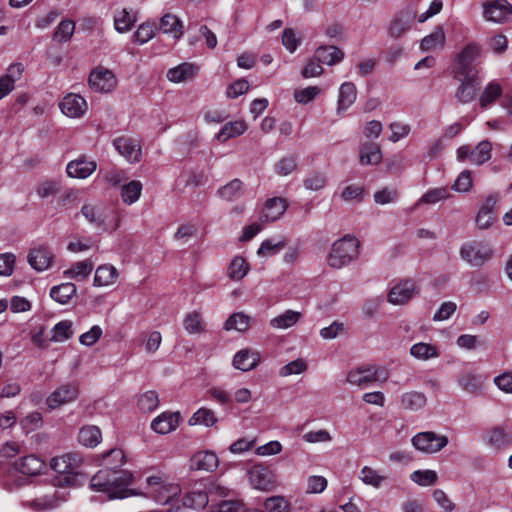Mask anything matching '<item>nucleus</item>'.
Returning a JSON list of instances; mask_svg holds the SVG:
<instances>
[{
	"label": "nucleus",
	"instance_id": "f257e3e1",
	"mask_svg": "<svg viewBox=\"0 0 512 512\" xmlns=\"http://www.w3.org/2000/svg\"><path fill=\"white\" fill-rule=\"evenodd\" d=\"M132 482L133 475L131 472L105 467L91 478L90 486L94 491L107 494L110 499H122L140 495L137 491L128 488Z\"/></svg>",
	"mask_w": 512,
	"mask_h": 512
},
{
	"label": "nucleus",
	"instance_id": "f03ea898",
	"mask_svg": "<svg viewBox=\"0 0 512 512\" xmlns=\"http://www.w3.org/2000/svg\"><path fill=\"white\" fill-rule=\"evenodd\" d=\"M81 463L82 458L76 453H65L52 458L50 467L57 474L55 484L57 486L76 485Z\"/></svg>",
	"mask_w": 512,
	"mask_h": 512
},
{
	"label": "nucleus",
	"instance_id": "7ed1b4c3",
	"mask_svg": "<svg viewBox=\"0 0 512 512\" xmlns=\"http://www.w3.org/2000/svg\"><path fill=\"white\" fill-rule=\"evenodd\" d=\"M145 495L161 505H170L178 501L181 488L161 476H150L146 479Z\"/></svg>",
	"mask_w": 512,
	"mask_h": 512
},
{
	"label": "nucleus",
	"instance_id": "20e7f679",
	"mask_svg": "<svg viewBox=\"0 0 512 512\" xmlns=\"http://www.w3.org/2000/svg\"><path fill=\"white\" fill-rule=\"evenodd\" d=\"M359 242L353 237L346 235L335 241L327 256V263L330 267L340 269L358 256Z\"/></svg>",
	"mask_w": 512,
	"mask_h": 512
},
{
	"label": "nucleus",
	"instance_id": "39448f33",
	"mask_svg": "<svg viewBox=\"0 0 512 512\" xmlns=\"http://www.w3.org/2000/svg\"><path fill=\"white\" fill-rule=\"evenodd\" d=\"M481 54V47L476 43H469L456 55L453 75L462 77H477V59Z\"/></svg>",
	"mask_w": 512,
	"mask_h": 512
},
{
	"label": "nucleus",
	"instance_id": "423d86ee",
	"mask_svg": "<svg viewBox=\"0 0 512 512\" xmlns=\"http://www.w3.org/2000/svg\"><path fill=\"white\" fill-rule=\"evenodd\" d=\"M460 257L473 267H480L493 256V249L487 243L481 241H469L464 243L459 251Z\"/></svg>",
	"mask_w": 512,
	"mask_h": 512
},
{
	"label": "nucleus",
	"instance_id": "0eeeda50",
	"mask_svg": "<svg viewBox=\"0 0 512 512\" xmlns=\"http://www.w3.org/2000/svg\"><path fill=\"white\" fill-rule=\"evenodd\" d=\"M448 437L434 431H424L411 438L412 446L424 454H435L448 445Z\"/></svg>",
	"mask_w": 512,
	"mask_h": 512
},
{
	"label": "nucleus",
	"instance_id": "6e6552de",
	"mask_svg": "<svg viewBox=\"0 0 512 512\" xmlns=\"http://www.w3.org/2000/svg\"><path fill=\"white\" fill-rule=\"evenodd\" d=\"M81 214L95 229L105 231L109 228L117 229L118 223L110 224L111 212L101 205L85 204L81 208Z\"/></svg>",
	"mask_w": 512,
	"mask_h": 512
},
{
	"label": "nucleus",
	"instance_id": "1a4fd4ad",
	"mask_svg": "<svg viewBox=\"0 0 512 512\" xmlns=\"http://www.w3.org/2000/svg\"><path fill=\"white\" fill-rule=\"evenodd\" d=\"M387 378V370L375 366L356 368L347 374V382L357 386H364L379 380L385 381Z\"/></svg>",
	"mask_w": 512,
	"mask_h": 512
},
{
	"label": "nucleus",
	"instance_id": "9d476101",
	"mask_svg": "<svg viewBox=\"0 0 512 512\" xmlns=\"http://www.w3.org/2000/svg\"><path fill=\"white\" fill-rule=\"evenodd\" d=\"M88 83L95 92L110 93L116 88L117 79L112 70L98 66L91 71Z\"/></svg>",
	"mask_w": 512,
	"mask_h": 512
},
{
	"label": "nucleus",
	"instance_id": "9b49d317",
	"mask_svg": "<svg viewBox=\"0 0 512 512\" xmlns=\"http://www.w3.org/2000/svg\"><path fill=\"white\" fill-rule=\"evenodd\" d=\"M415 13L412 10L405 9L399 11L391 20L387 35L391 39H399L409 32L414 24Z\"/></svg>",
	"mask_w": 512,
	"mask_h": 512
},
{
	"label": "nucleus",
	"instance_id": "f8f14e48",
	"mask_svg": "<svg viewBox=\"0 0 512 512\" xmlns=\"http://www.w3.org/2000/svg\"><path fill=\"white\" fill-rule=\"evenodd\" d=\"M418 293V287L413 280H402L391 287L387 301L393 305H403Z\"/></svg>",
	"mask_w": 512,
	"mask_h": 512
},
{
	"label": "nucleus",
	"instance_id": "ddd939ff",
	"mask_svg": "<svg viewBox=\"0 0 512 512\" xmlns=\"http://www.w3.org/2000/svg\"><path fill=\"white\" fill-rule=\"evenodd\" d=\"M249 482L253 488L260 491H270L275 486V476L266 466L254 465L248 472Z\"/></svg>",
	"mask_w": 512,
	"mask_h": 512
},
{
	"label": "nucleus",
	"instance_id": "4468645a",
	"mask_svg": "<svg viewBox=\"0 0 512 512\" xmlns=\"http://www.w3.org/2000/svg\"><path fill=\"white\" fill-rule=\"evenodd\" d=\"M114 148L129 163L139 162L142 156L140 142L128 136H121L113 141Z\"/></svg>",
	"mask_w": 512,
	"mask_h": 512
},
{
	"label": "nucleus",
	"instance_id": "2eb2a0df",
	"mask_svg": "<svg viewBox=\"0 0 512 512\" xmlns=\"http://www.w3.org/2000/svg\"><path fill=\"white\" fill-rule=\"evenodd\" d=\"M59 108L67 117L80 118L87 112L88 104L81 95L68 93L60 101Z\"/></svg>",
	"mask_w": 512,
	"mask_h": 512
},
{
	"label": "nucleus",
	"instance_id": "dca6fc26",
	"mask_svg": "<svg viewBox=\"0 0 512 512\" xmlns=\"http://www.w3.org/2000/svg\"><path fill=\"white\" fill-rule=\"evenodd\" d=\"M78 393L79 389L76 384H64L47 397L46 404L49 409L54 410L75 401Z\"/></svg>",
	"mask_w": 512,
	"mask_h": 512
},
{
	"label": "nucleus",
	"instance_id": "f3484780",
	"mask_svg": "<svg viewBox=\"0 0 512 512\" xmlns=\"http://www.w3.org/2000/svg\"><path fill=\"white\" fill-rule=\"evenodd\" d=\"M96 169L97 163L86 156H80L79 158L68 162L66 166L67 175L71 178L77 179L88 178L96 171Z\"/></svg>",
	"mask_w": 512,
	"mask_h": 512
},
{
	"label": "nucleus",
	"instance_id": "a211bd4d",
	"mask_svg": "<svg viewBox=\"0 0 512 512\" xmlns=\"http://www.w3.org/2000/svg\"><path fill=\"white\" fill-rule=\"evenodd\" d=\"M179 422V412L165 411L152 420L150 427L154 432L165 435L176 430Z\"/></svg>",
	"mask_w": 512,
	"mask_h": 512
},
{
	"label": "nucleus",
	"instance_id": "6ab92c4d",
	"mask_svg": "<svg viewBox=\"0 0 512 512\" xmlns=\"http://www.w3.org/2000/svg\"><path fill=\"white\" fill-rule=\"evenodd\" d=\"M512 14V6L506 0H496L484 5V16L487 20L502 23Z\"/></svg>",
	"mask_w": 512,
	"mask_h": 512
},
{
	"label": "nucleus",
	"instance_id": "aec40b11",
	"mask_svg": "<svg viewBox=\"0 0 512 512\" xmlns=\"http://www.w3.org/2000/svg\"><path fill=\"white\" fill-rule=\"evenodd\" d=\"M453 77L459 82V86L455 92V97L460 103H469L473 100L476 95L478 87V76L477 77H462L459 75H453Z\"/></svg>",
	"mask_w": 512,
	"mask_h": 512
},
{
	"label": "nucleus",
	"instance_id": "412c9836",
	"mask_svg": "<svg viewBox=\"0 0 512 512\" xmlns=\"http://www.w3.org/2000/svg\"><path fill=\"white\" fill-rule=\"evenodd\" d=\"M484 442L495 450H501L511 444L512 436L504 427L496 426L486 431Z\"/></svg>",
	"mask_w": 512,
	"mask_h": 512
},
{
	"label": "nucleus",
	"instance_id": "4be33fe9",
	"mask_svg": "<svg viewBox=\"0 0 512 512\" xmlns=\"http://www.w3.org/2000/svg\"><path fill=\"white\" fill-rule=\"evenodd\" d=\"M288 207L286 199L282 197H273L265 201L260 219L265 221H276L286 211Z\"/></svg>",
	"mask_w": 512,
	"mask_h": 512
},
{
	"label": "nucleus",
	"instance_id": "5701e85b",
	"mask_svg": "<svg viewBox=\"0 0 512 512\" xmlns=\"http://www.w3.org/2000/svg\"><path fill=\"white\" fill-rule=\"evenodd\" d=\"M218 465L219 459L212 451H199L190 459V468L192 470L212 472Z\"/></svg>",
	"mask_w": 512,
	"mask_h": 512
},
{
	"label": "nucleus",
	"instance_id": "b1692460",
	"mask_svg": "<svg viewBox=\"0 0 512 512\" xmlns=\"http://www.w3.org/2000/svg\"><path fill=\"white\" fill-rule=\"evenodd\" d=\"M497 203L496 196H488L482 206L480 207L477 216L476 223L479 228L487 229L489 228L494 220H495V206Z\"/></svg>",
	"mask_w": 512,
	"mask_h": 512
},
{
	"label": "nucleus",
	"instance_id": "393cba45",
	"mask_svg": "<svg viewBox=\"0 0 512 512\" xmlns=\"http://www.w3.org/2000/svg\"><path fill=\"white\" fill-rule=\"evenodd\" d=\"M53 253L44 246L33 249L28 256L29 264L37 271L48 269L53 261Z\"/></svg>",
	"mask_w": 512,
	"mask_h": 512
},
{
	"label": "nucleus",
	"instance_id": "a878e982",
	"mask_svg": "<svg viewBox=\"0 0 512 512\" xmlns=\"http://www.w3.org/2000/svg\"><path fill=\"white\" fill-rule=\"evenodd\" d=\"M14 467L21 474L36 476L43 470L44 462L34 455H28L16 460Z\"/></svg>",
	"mask_w": 512,
	"mask_h": 512
},
{
	"label": "nucleus",
	"instance_id": "bb28decb",
	"mask_svg": "<svg viewBox=\"0 0 512 512\" xmlns=\"http://www.w3.org/2000/svg\"><path fill=\"white\" fill-rule=\"evenodd\" d=\"M357 98V89L354 83L344 82L339 88L337 100V114L350 108Z\"/></svg>",
	"mask_w": 512,
	"mask_h": 512
},
{
	"label": "nucleus",
	"instance_id": "cd10ccee",
	"mask_svg": "<svg viewBox=\"0 0 512 512\" xmlns=\"http://www.w3.org/2000/svg\"><path fill=\"white\" fill-rule=\"evenodd\" d=\"M119 273L115 266L111 264H102L96 271L93 284L97 287L110 286L116 283Z\"/></svg>",
	"mask_w": 512,
	"mask_h": 512
},
{
	"label": "nucleus",
	"instance_id": "c85d7f7f",
	"mask_svg": "<svg viewBox=\"0 0 512 512\" xmlns=\"http://www.w3.org/2000/svg\"><path fill=\"white\" fill-rule=\"evenodd\" d=\"M315 60L329 66L340 63L344 58V53L336 46H320L316 49Z\"/></svg>",
	"mask_w": 512,
	"mask_h": 512
},
{
	"label": "nucleus",
	"instance_id": "c756f323",
	"mask_svg": "<svg viewBox=\"0 0 512 512\" xmlns=\"http://www.w3.org/2000/svg\"><path fill=\"white\" fill-rule=\"evenodd\" d=\"M197 67L191 63H182L167 71V78L173 83H181L192 79L197 73Z\"/></svg>",
	"mask_w": 512,
	"mask_h": 512
},
{
	"label": "nucleus",
	"instance_id": "7c9ffc66",
	"mask_svg": "<svg viewBox=\"0 0 512 512\" xmlns=\"http://www.w3.org/2000/svg\"><path fill=\"white\" fill-rule=\"evenodd\" d=\"M159 28L164 34H169L176 40L180 39L183 35L182 21L170 13L162 16Z\"/></svg>",
	"mask_w": 512,
	"mask_h": 512
},
{
	"label": "nucleus",
	"instance_id": "2f4dec72",
	"mask_svg": "<svg viewBox=\"0 0 512 512\" xmlns=\"http://www.w3.org/2000/svg\"><path fill=\"white\" fill-rule=\"evenodd\" d=\"M485 377L481 374L464 373L458 378L459 386L471 394H478L484 387Z\"/></svg>",
	"mask_w": 512,
	"mask_h": 512
},
{
	"label": "nucleus",
	"instance_id": "473e14b6",
	"mask_svg": "<svg viewBox=\"0 0 512 512\" xmlns=\"http://www.w3.org/2000/svg\"><path fill=\"white\" fill-rule=\"evenodd\" d=\"M445 42V32L441 26H437L429 35L422 39L420 48L422 51H435L437 49H442Z\"/></svg>",
	"mask_w": 512,
	"mask_h": 512
},
{
	"label": "nucleus",
	"instance_id": "72a5a7b5",
	"mask_svg": "<svg viewBox=\"0 0 512 512\" xmlns=\"http://www.w3.org/2000/svg\"><path fill=\"white\" fill-rule=\"evenodd\" d=\"M359 479L368 486L379 489L387 481L388 477L370 466H364L359 472Z\"/></svg>",
	"mask_w": 512,
	"mask_h": 512
},
{
	"label": "nucleus",
	"instance_id": "f704fd0d",
	"mask_svg": "<svg viewBox=\"0 0 512 512\" xmlns=\"http://www.w3.org/2000/svg\"><path fill=\"white\" fill-rule=\"evenodd\" d=\"M94 264L91 260L86 259L74 263L69 269L63 272L64 277L68 279H74L76 281H82L86 279L92 272Z\"/></svg>",
	"mask_w": 512,
	"mask_h": 512
},
{
	"label": "nucleus",
	"instance_id": "c9c22d12",
	"mask_svg": "<svg viewBox=\"0 0 512 512\" xmlns=\"http://www.w3.org/2000/svg\"><path fill=\"white\" fill-rule=\"evenodd\" d=\"M286 246V239L282 236L265 239L257 250L259 257L267 258L276 255Z\"/></svg>",
	"mask_w": 512,
	"mask_h": 512
},
{
	"label": "nucleus",
	"instance_id": "e433bc0d",
	"mask_svg": "<svg viewBox=\"0 0 512 512\" xmlns=\"http://www.w3.org/2000/svg\"><path fill=\"white\" fill-rule=\"evenodd\" d=\"M183 327L188 334H201L206 332L203 315L199 311L187 313L183 319Z\"/></svg>",
	"mask_w": 512,
	"mask_h": 512
},
{
	"label": "nucleus",
	"instance_id": "4c0bfd02",
	"mask_svg": "<svg viewBox=\"0 0 512 512\" xmlns=\"http://www.w3.org/2000/svg\"><path fill=\"white\" fill-rule=\"evenodd\" d=\"M427 398L424 393L409 391L401 395V406L405 410L418 411L425 407Z\"/></svg>",
	"mask_w": 512,
	"mask_h": 512
},
{
	"label": "nucleus",
	"instance_id": "58836bf2",
	"mask_svg": "<svg viewBox=\"0 0 512 512\" xmlns=\"http://www.w3.org/2000/svg\"><path fill=\"white\" fill-rule=\"evenodd\" d=\"M58 505V499L54 493L43 495L23 502V506L35 512L51 510Z\"/></svg>",
	"mask_w": 512,
	"mask_h": 512
},
{
	"label": "nucleus",
	"instance_id": "ea45409f",
	"mask_svg": "<svg viewBox=\"0 0 512 512\" xmlns=\"http://www.w3.org/2000/svg\"><path fill=\"white\" fill-rule=\"evenodd\" d=\"M102 439L101 430L94 425L83 426L78 433V441L86 447L97 446Z\"/></svg>",
	"mask_w": 512,
	"mask_h": 512
},
{
	"label": "nucleus",
	"instance_id": "a19ab883",
	"mask_svg": "<svg viewBox=\"0 0 512 512\" xmlns=\"http://www.w3.org/2000/svg\"><path fill=\"white\" fill-rule=\"evenodd\" d=\"M251 318L243 312L233 313L224 323V330L245 332L250 327Z\"/></svg>",
	"mask_w": 512,
	"mask_h": 512
},
{
	"label": "nucleus",
	"instance_id": "79ce46f5",
	"mask_svg": "<svg viewBox=\"0 0 512 512\" xmlns=\"http://www.w3.org/2000/svg\"><path fill=\"white\" fill-rule=\"evenodd\" d=\"M301 318V313L293 310H286L280 315L275 316L269 322L274 329H288L294 326Z\"/></svg>",
	"mask_w": 512,
	"mask_h": 512
},
{
	"label": "nucleus",
	"instance_id": "37998d69",
	"mask_svg": "<svg viewBox=\"0 0 512 512\" xmlns=\"http://www.w3.org/2000/svg\"><path fill=\"white\" fill-rule=\"evenodd\" d=\"M247 130V125L242 120L226 123L217 134L220 142H226L230 138L238 137Z\"/></svg>",
	"mask_w": 512,
	"mask_h": 512
},
{
	"label": "nucleus",
	"instance_id": "c03bdc74",
	"mask_svg": "<svg viewBox=\"0 0 512 512\" xmlns=\"http://www.w3.org/2000/svg\"><path fill=\"white\" fill-rule=\"evenodd\" d=\"M382 160V152L374 143L364 144L360 150V163L362 165H375Z\"/></svg>",
	"mask_w": 512,
	"mask_h": 512
},
{
	"label": "nucleus",
	"instance_id": "a18cd8bd",
	"mask_svg": "<svg viewBox=\"0 0 512 512\" xmlns=\"http://www.w3.org/2000/svg\"><path fill=\"white\" fill-rule=\"evenodd\" d=\"M73 283H62L51 288L50 296L60 304H67L76 293Z\"/></svg>",
	"mask_w": 512,
	"mask_h": 512
},
{
	"label": "nucleus",
	"instance_id": "49530a36",
	"mask_svg": "<svg viewBox=\"0 0 512 512\" xmlns=\"http://www.w3.org/2000/svg\"><path fill=\"white\" fill-rule=\"evenodd\" d=\"M243 192V183L239 179H233L226 185L218 189L217 194L226 201H234L241 197Z\"/></svg>",
	"mask_w": 512,
	"mask_h": 512
},
{
	"label": "nucleus",
	"instance_id": "de8ad7c7",
	"mask_svg": "<svg viewBox=\"0 0 512 512\" xmlns=\"http://www.w3.org/2000/svg\"><path fill=\"white\" fill-rule=\"evenodd\" d=\"M142 183L138 180H132L122 186L121 198L124 203L131 205L138 201L142 193Z\"/></svg>",
	"mask_w": 512,
	"mask_h": 512
},
{
	"label": "nucleus",
	"instance_id": "09e8293b",
	"mask_svg": "<svg viewBox=\"0 0 512 512\" xmlns=\"http://www.w3.org/2000/svg\"><path fill=\"white\" fill-rule=\"evenodd\" d=\"M249 272V265L242 256H235L228 266V277L231 280L238 281L243 279Z\"/></svg>",
	"mask_w": 512,
	"mask_h": 512
},
{
	"label": "nucleus",
	"instance_id": "8fccbe9b",
	"mask_svg": "<svg viewBox=\"0 0 512 512\" xmlns=\"http://www.w3.org/2000/svg\"><path fill=\"white\" fill-rule=\"evenodd\" d=\"M502 94V87L499 83L490 82L483 90L479 103L482 108H487L493 104Z\"/></svg>",
	"mask_w": 512,
	"mask_h": 512
},
{
	"label": "nucleus",
	"instance_id": "3c124183",
	"mask_svg": "<svg viewBox=\"0 0 512 512\" xmlns=\"http://www.w3.org/2000/svg\"><path fill=\"white\" fill-rule=\"evenodd\" d=\"M259 362V354H235L232 360L233 367L243 372L252 370Z\"/></svg>",
	"mask_w": 512,
	"mask_h": 512
},
{
	"label": "nucleus",
	"instance_id": "603ef678",
	"mask_svg": "<svg viewBox=\"0 0 512 512\" xmlns=\"http://www.w3.org/2000/svg\"><path fill=\"white\" fill-rule=\"evenodd\" d=\"M184 507L192 509H201L208 504V496L204 491H190L182 499Z\"/></svg>",
	"mask_w": 512,
	"mask_h": 512
},
{
	"label": "nucleus",
	"instance_id": "864d4df0",
	"mask_svg": "<svg viewBox=\"0 0 512 512\" xmlns=\"http://www.w3.org/2000/svg\"><path fill=\"white\" fill-rule=\"evenodd\" d=\"M73 324L70 320H63L58 322L51 329L50 340L54 342H64L73 335Z\"/></svg>",
	"mask_w": 512,
	"mask_h": 512
},
{
	"label": "nucleus",
	"instance_id": "5fc2aeb1",
	"mask_svg": "<svg viewBox=\"0 0 512 512\" xmlns=\"http://www.w3.org/2000/svg\"><path fill=\"white\" fill-rule=\"evenodd\" d=\"M217 422V418L211 409L200 408L190 418L189 425H204L206 427L213 426Z\"/></svg>",
	"mask_w": 512,
	"mask_h": 512
},
{
	"label": "nucleus",
	"instance_id": "6e6d98bb",
	"mask_svg": "<svg viewBox=\"0 0 512 512\" xmlns=\"http://www.w3.org/2000/svg\"><path fill=\"white\" fill-rule=\"evenodd\" d=\"M492 144L488 140L481 141L471 153V163L481 165L491 158Z\"/></svg>",
	"mask_w": 512,
	"mask_h": 512
},
{
	"label": "nucleus",
	"instance_id": "4d7b16f0",
	"mask_svg": "<svg viewBox=\"0 0 512 512\" xmlns=\"http://www.w3.org/2000/svg\"><path fill=\"white\" fill-rule=\"evenodd\" d=\"M135 17L126 9L119 10L114 16V27L119 33H125L131 29Z\"/></svg>",
	"mask_w": 512,
	"mask_h": 512
},
{
	"label": "nucleus",
	"instance_id": "13d9d810",
	"mask_svg": "<svg viewBox=\"0 0 512 512\" xmlns=\"http://www.w3.org/2000/svg\"><path fill=\"white\" fill-rule=\"evenodd\" d=\"M137 405L142 412H153L159 406L158 394L152 390L142 393L138 398Z\"/></svg>",
	"mask_w": 512,
	"mask_h": 512
},
{
	"label": "nucleus",
	"instance_id": "bf43d9fd",
	"mask_svg": "<svg viewBox=\"0 0 512 512\" xmlns=\"http://www.w3.org/2000/svg\"><path fill=\"white\" fill-rule=\"evenodd\" d=\"M410 479L419 486H432L438 480V475L434 470H416L411 473Z\"/></svg>",
	"mask_w": 512,
	"mask_h": 512
},
{
	"label": "nucleus",
	"instance_id": "052dcab7",
	"mask_svg": "<svg viewBox=\"0 0 512 512\" xmlns=\"http://www.w3.org/2000/svg\"><path fill=\"white\" fill-rule=\"evenodd\" d=\"M297 168V158L294 155L282 157L274 165V171L279 176H288Z\"/></svg>",
	"mask_w": 512,
	"mask_h": 512
},
{
	"label": "nucleus",
	"instance_id": "680f3d73",
	"mask_svg": "<svg viewBox=\"0 0 512 512\" xmlns=\"http://www.w3.org/2000/svg\"><path fill=\"white\" fill-rule=\"evenodd\" d=\"M308 369V363L303 358H297L288 364L284 365L279 370V375L287 377L291 375H299L304 373Z\"/></svg>",
	"mask_w": 512,
	"mask_h": 512
},
{
	"label": "nucleus",
	"instance_id": "e2e57ef3",
	"mask_svg": "<svg viewBox=\"0 0 512 512\" xmlns=\"http://www.w3.org/2000/svg\"><path fill=\"white\" fill-rule=\"evenodd\" d=\"M268 512H290L291 504L284 496H271L264 502Z\"/></svg>",
	"mask_w": 512,
	"mask_h": 512
},
{
	"label": "nucleus",
	"instance_id": "0e129e2a",
	"mask_svg": "<svg viewBox=\"0 0 512 512\" xmlns=\"http://www.w3.org/2000/svg\"><path fill=\"white\" fill-rule=\"evenodd\" d=\"M104 465L107 468L118 470L125 463V455L121 449H111L104 454Z\"/></svg>",
	"mask_w": 512,
	"mask_h": 512
},
{
	"label": "nucleus",
	"instance_id": "69168bd1",
	"mask_svg": "<svg viewBox=\"0 0 512 512\" xmlns=\"http://www.w3.org/2000/svg\"><path fill=\"white\" fill-rule=\"evenodd\" d=\"M75 31V23L72 20H63L54 32V39L59 42H67Z\"/></svg>",
	"mask_w": 512,
	"mask_h": 512
},
{
	"label": "nucleus",
	"instance_id": "338daca9",
	"mask_svg": "<svg viewBox=\"0 0 512 512\" xmlns=\"http://www.w3.org/2000/svg\"><path fill=\"white\" fill-rule=\"evenodd\" d=\"M321 90L317 86H309L294 91V100L299 104H307L313 101Z\"/></svg>",
	"mask_w": 512,
	"mask_h": 512
},
{
	"label": "nucleus",
	"instance_id": "774afa93",
	"mask_svg": "<svg viewBox=\"0 0 512 512\" xmlns=\"http://www.w3.org/2000/svg\"><path fill=\"white\" fill-rule=\"evenodd\" d=\"M450 196L447 188L440 187L427 191L420 199L419 203L435 204L439 201L445 200Z\"/></svg>",
	"mask_w": 512,
	"mask_h": 512
}]
</instances>
